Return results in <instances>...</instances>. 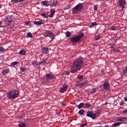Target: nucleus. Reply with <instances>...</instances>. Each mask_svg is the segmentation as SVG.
I'll return each instance as SVG.
<instances>
[{"label":"nucleus","mask_w":127,"mask_h":127,"mask_svg":"<svg viewBox=\"0 0 127 127\" xmlns=\"http://www.w3.org/2000/svg\"><path fill=\"white\" fill-rule=\"evenodd\" d=\"M53 15H54V14L51 13V14L48 16V17H50V18L53 17Z\"/></svg>","instance_id":"obj_46"},{"label":"nucleus","mask_w":127,"mask_h":127,"mask_svg":"<svg viewBox=\"0 0 127 127\" xmlns=\"http://www.w3.org/2000/svg\"><path fill=\"white\" fill-rule=\"evenodd\" d=\"M82 82L84 85H86L88 83V80L86 79H84L82 80Z\"/></svg>","instance_id":"obj_36"},{"label":"nucleus","mask_w":127,"mask_h":127,"mask_svg":"<svg viewBox=\"0 0 127 127\" xmlns=\"http://www.w3.org/2000/svg\"><path fill=\"white\" fill-rule=\"evenodd\" d=\"M65 35L66 37H69L71 35V33H70L69 31H67L65 33Z\"/></svg>","instance_id":"obj_35"},{"label":"nucleus","mask_w":127,"mask_h":127,"mask_svg":"<svg viewBox=\"0 0 127 127\" xmlns=\"http://www.w3.org/2000/svg\"><path fill=\"white\" fill-rule=\"evenodd\" d=\"M83 4L81 3H78L72 9V13L73 14H77L79 11H81V9H83Z\"/></svg>","instance_id":"obj_4"},{"label":"nucleus","mask_w":127,"mask_h":127,"mask_svg":"<svg viewBox=\"0 0 127 127\" xmlns=\"http://www.w3.org/2000/svg\"><path fill=\"white\" fill-rule=\"evenodd\" d=\"M86 116L87 117H88V118H91L92 120H96V117H95V115H94L93 112L89 111L87 112Z\"/></svg>","instance_id":"obj_7"},{"label":"nucleus","mask_w":127,"mask_h":127,"mask_svg":"<svg viewBox=\"0 0 127 127\" xmlns=\"http://www.w3.org/2000/svg\"><path fill=\"white\" fill-rule=\"evenodd\" d=\"M57 0H54L52 4H50V6H56V4H57Z\"/></svg>","instance_id":"obj_19"},{"label":"nucleus","mask_w":127,"mask_h":127,"mask_svg":"<svg viewBox=\"0 0 127 127\" xmlns=\"http://www.w3.org/2000/svg\"><path fill=\"white\" fill-rule=\"evenodd\" d=\"M125 105V103H124V101H120V106H124Z\"/></svg>","instance_id":"obj_43"},{"label":"nucleus","mask_w":127,"mask_h":127,"mask_svg":"<svg viewBox=\"0 0 127 127\" xmlns=\"http://www.w3.org/2000/svg\"><path fill=\"white\" fill-rule=\"evenodd\" d=\"M65 74V75L67 76V75H70V72H66Z\"/></svg>","instance_id":"obj_49"},{"label":"nucleus","mask_w":127,"mask_h":127,"mask_svg":"<svg viewBox=\"0 0 127 127\" xmlns=\"http://www.w3.org/2000/svg\"><path fill=\"white\" fill-rule=\"evenodd\" d=\"M29 23H30V22H27L26 23V25H29Z\"/></svg>","instance_id":"obj_50"},{"label":"nucleus","mask_w":127,"mask_h":127,"mask_svg":"<svg viewBox=\"0 0 127 127\" xmlns=\"http://www.w3.org/2000/svg\"><path fill=\"white\" fill-rule=\"evenodd\" d=\"M85 105L87 109H89V108L91 107V104H90L89 102L86 103Z\"/></svg>","instance_id":"obj_29"},{"label":"nucleus","mask_w":127,"mask_h":127,"mask_svg":"<svg viewBox=\"0 0 127 127\" xmlns=\"http://www.w3.org/2000/svg\"><path fill=\"white\" fill-rule=\"evenodd\" d=\"M44 23V21L40 19L39 21H36L34 22V24L36 25H40V24H43Z\"/></svg>","instance_id":"obj_12"},{"label":"nucleus","mask_w":127,"mask_h":127,"mask_svg":"<svg viewBox=\"0 0 127 127\" xmlns=\"http://www.w3.org/2000/svg\"><path fill=\"white\" fill-rule=\"evenodd\" d=\"M95 25H98L96 22L91 23V25L89 26V28H92L94 27V26H95Z\"/></svg>","instance_id":"obj_24"},{"label":"nucleus","mask_w":127,"mask_h":127,"mask_svg":"<svg viewBox=\"0 0 127 127\" xmlns=\"http://www.w3.org/2000/svg\"><path fill=\"white\" fill-rule=\"evenodd\" d=\"M50 12L51 13L53 14H55V10H54V9H52L51 10H50Z\"/></svg>","instance_id":"obj_37"},{"label":"nucleus","mask_w":127,"mask_h":127,"mask_svg":"<svg viewBox=\"0 0 127 127\" xmlns=\"http://www.w3.org/2000/svg\"><path fill=\"white\" fill-rule=\"evenodd\" d=\"M85 126H86V124H83L81 126H80V127H85Z\"/></svg>","instance_id":"obj_47"},{"label":"nucleus","mask_w":127,"mask_h":127,"mask_svg":"<svg viewBox=\"0 0 127 127\" xmlns=\"http://www.w3.org/2000/svg\"><path fill=\"white\" fill-rule=\"evenodd\" d=\"M68 89V85L67 84H64L60 89V93H64V92H66L67 91V89Z\"/></svg>","instance_id":"obj_9"},{"label":"nucleus","mask_w":127,"mask_h":127,"mask_svg":"<svg viewBox=\"0 0 127 127\" xmlns=\"http://www.w3.org/2000/svg\"><path fill=\"white\" fill-rule=\"evenodd\" d=\"M0 8H1V6L0 5Z\"/></svg>","instance_id":"obj_54"},{"label":"nucleus","mask_w":127,"mask_h":127,"mask_svg":"<svg viewBox=\"0 0 127 127\" xmlns=\"http://www.w3.org/2000/svg\"><path fill=\"white\" fill-rule=\"evenodd\" d=\"M46 79L47 80H50V79H55V76L51 74H47L46 75Z\"/></svg>","instance_id":"obj_10"},{"label":"nucleus","mask_w":127,"mask_h":127,"mask_svg":"<svg viewBox=\"0 0 127 127\" xmlns=\"http://www.w3.org/2000/svg\"><path fill=\"white\" fill-rule=\"evenodd\" d=\"M18 127H25V124L20 123V124H19Z\"/></svg>","instance_id":"obj_34"},{"label":"nucleus","mask_w":127,"mask_h":127,"mask_svg":"<svg viewBox=\"0 0 127 127\" xmlns=\"http://www.w3.org/2000/svg\"><path fill=\"white\" fill-rule=\"evenodd\" d=\"M97 92V89L96 88H93L92 91L90 92L91 94H95Z\"/></svg>","instance_id":"obj_31"},{"label":"nucleus","mask_w":127,"mask_h":127,"mask_svg":"<svg viewBox=\"0 0 127 127\" xmlns=\"http://www.w3.org/2000/svg\"><path fill=\"white\" fill-rule=\"evenodd\" d=\"M117 120L118 122H125L127 120V117H118Z\"/></svg>","instance_id":"obj_14"},{"label":"nucleus","mask_w":127,"mask_h":127,"mask_svg":"<svg viewBox=\"0 0 127 127\" xmlns=\"http://www.w3.org/2000/svg\"><path fill=\"white\" fill-rule=\"evenodd\" d=\"M124 100H125L126 102H127V96L124 97Z\"/></svg>","instance_id":"obj_48"},{"label":"nucleus","mask_w":127,"mask_h":127,"mask_svg":"<svg viewBox=\"0 0 127 127\" xmlns=\"http://www.w3.org/2000/svg\"><path fill=\"white\" fill-rule=\"evenodd\" d=\"M42 51L43 54H47V53L48 52V50H49V49L47 47H43L41 49Z\"/></svg>","instance_id":"obj_13"},{"label":"nucleus","mask_w":127,"mask_h":127,"mask_svg":"<svg viewBox=\"0 0 127 127\" xmlns=\"http://www.w3.org/2000/svg\"><path fill=\"white\" fill-rule=\"evenodd\" d=\"M98 9V5H94V10H97Z\"/></svg>","instance_id":"obj_44"},{"label":"nucleus","mask_w":127,"mask_h":127,"mask_svg":"<svg viewBox=\"0 0 127 127\" xmlns=\"http://www.w3.org/2000/svg\"><path fill=\"white\" fill-rule=\"evenodd\" d=\"M126 3H127V1L125 0H119L117 2V6L120 8H122V10H124V8H126Z\"/></svg>","instance_id":"obj_5"},{"label":"nucleus","mask_w":127,"mask_h":127,"mask_svg":"<svg viewBox=\"0 0 127 127\" xmlns=\"http://www.w3.org/2000/svg\"><path fill=\"white\" fill-rule=\"evenodd\" d=\"M14 1L17 3L18 2H23V1H25L26 0H13Z\"/></svg>","instance_id":"obj_27"},{"label":"nucleus","mask_w":127,"mask_h":127,"mask_svg":"<svg viewBox=\"0 0 127 127\" xmlns=\"http://www.w3.org/2000/svg\"><path fill=\"white\" fill-rule=\"evenodd\" d=\"M77 79H78V80H82V79L84 78V76H83V75L79 74L78 75H77Z\"/></svg>","instance_id":"obj_28"},{"label":"nucleus","mask_w":127,"mask_h":127,"mask_svg":"<svg viewBox=\"0 0 127 127\" xmlns=\"http://www.w3.org/2000/svg\"><path fill=\"white\" fill-rule=\"evenodd\" d=\"M8 73H9V68H6L5 69H4L2 72L3 75H5L6 74H8Z\"/></svg>","instance_id":"obj_16"},{"label":"nucleus","mask_w":127,"mask_h":127,"mask_svg":"<svg viewBox=\"0 0 127 127\" xmlns=\"http://www.w3.org/2000/svg\"><path fill=\"white\" fill-rule=\"evenodd\" d=\"M22 118L21 117H20V116L18 117V120H21Z\"/></svg>","instance_id":"obj_51"},{"label":"nucleus","mask_w":127,"mask_h":127,"mask_svg":"<svg viewBox=\"0 0 127 127\" xmlns=\"http://www.w3.org/2000/svg\"><path fill=\"white\" fill-rule=\"evenodd\" d=\"M84 65V58H78L73 61V64L71 67V73H76L77 71H80L82 66Z\"/></svg>","instance_id":"obj_1"},{"label":"nucleus","mask_w":127,"mask_h":127,"mask_svg":"<svg viewBox=\"0 0 127 127\" xmlns=\"http://www.w3.org/2000/svg\"><path fill=\"white\" fill-rule=\"evenodd\" d=\"M26 67H21L20 68V70L22 71V72H25V71H26Z\"/></svg>","instance_id":"obj_30"},{"label":"nucleus","mask_w":127,"mask_h":127,"mask_svg":"<svg viewBox=\"0 0 127 127\" xmlns=\"http://www.w3.org/2000/svg\"><path fill=\"white\" fill-rule=\"evenodd\" d=\"M85 34L83 33H80L78 35L74 36L70 39V41L74 43H77L81 40V38L84 36Z\"/></svg>","instance_id":"obj_3"},{"label":"nucleus","mask_w":127,"mask_h":127,"mask_svg":"<svg viewBox=\"0 0 127 127\" xmlns=\"http://www.w3.org/2000/svg\"><path fill=\"white\" fill-rule=\"evenodd\" d=\"M45 34L46 37H50L51 39H53L54 37V33L50 31L45 32Z\"/></svg>","instance_id":"obj_6"},{"label":"nucleus","mask_w":127,"mask_h":127,"mask_svg":"<svg viewBox=\"0 0 127 127\" xmlns=\"http://www.w3.org/2000/svg\"><path fill=\"white\" fill-rule=\"evenodd\" d=\"M84 103L81 102L80 103L78 106H77V108L78 109H82V108H83V107H84Z\"/></svg>","instance_id":"obj_25"},{"label":"nucleus","mask_w":127,"mask_h":127,"mask_svg":"<svg viewBox=\"0 0 127 127\" xmlns=\"http://www.w3.org/2000/svg\"><path fill=\"white\" fill-rule=\"evenodd\" d=\"M0 25H1V22H0Z\"/></svg>","instance_id":"obj_53"},{"label":"nucleus","mask_w":127,"mask_h":127,"mask_svg":"<svg viewBox=\"0 0 127 127\" xmlns=\"http://www.w3.org/2000/svg\"><path fill=\"white\" fill-rule=\"evenodd\" d=\"M19 54L20 55H24L25 54H26V52L24 51V50H21L19 52Z\"/></svg>","instance_id":"obj_21"},{"label":"nucleus","mask_w":127,"mask_h":127,"mask_svg":"<svg viewBox=\"0 0 127 127\" xmlns=\"http://www.w3.org/2000/svg\"><path fill=\"white\" fill-rule=\"evenodd\" d=\"M109 127V126H106L105 127L99 126V127Z\"/></svg>","instance_id":"obj_52"},{"label":"nucleus","mask_w":127,"mask_h":127,"mask_svg":"<svg viewBox=\"0 0 127 127\" xmlns=\"http://www.w3.org/2000/svg\"><path fill=\"white\" fill-rule=\"evenodd\" d=\"M4 51V48H2V47H0V52H3Z\"/></svg>","instance_id":"obj_40"},{"label":"nucleus","mask_w":127,"mask_h":127,"mask_svg":"<svg viewBox=\"0 0 127 127\" xmlns=\"http://www.w3.org/2000/svg\"><path fill=\"white\" fill-rule=\"evenodd\" d=\"M5 20H11V17L10 16H8Z\"/></svg>","instance_id":"obj_39"},{"label":"nucleus","mask_w":127,"mask_h":127,"mask_svg":"<svg viewBox=\"0 0 127 127\" xmlns=\"http://www.w3.org/2000/svg\"><path fill=\"white\" fill-rule=\"evenodd\" d=\"M78 86L80 87H82V86H85V84L82 82L78 84Z\"/></svg>","instance_id":"obj_41"},{"label":"nucleus","mask_w":127,"mask_h":127,"mask_svg":"<svg viewBox=\"0 0 127 127\" xmlns=\"http://www.w3.org/2000/svg\"><path fill=\"white\" fill-rule=\"evenodd\" d=\"M124 74L125 75H127V66L126 67L125 70H124Z\"/></svg>","instance_id":"obj_42"},{"label":"nucleus","mask_w":127,"mask_h":127,"mask_svg":"<svg viewBox=\"0 0 127 127\" xmlns=\"http://www.w3.org/2000/svg\"><path fill=\"white\" fill-rule=\"evenodd\" d=\"M27 37H30L31 38H32L33 36H32V34L31 32H29L27 34Z\"/></svg>","instance_id":"obj_32"},{"label":"nucleus","mask_w":127,"mask_h":127,"mask_svg":"<svg viewBox=\"0 0 127 127\" xmlns=\"http://www.w3.org/2000/svg\"><path fill=\"white\" fill-rule=\"evenodd\" d=\"M46 60H43L40 62H39L38 64H37V66H40V65H41V64H43V65H45V64H46Z\"/></svg>","instance_id":"obj_17"},{"label":"nucleus","mask_w":127,"mask_h":127,"mask_svg":"<svg viewBox=\"0 0 127 127\" xmlns=\"http://www.w3.org/2000/svg\"><path fill=\"white\" fill-rule=\"evenodd\" d=\"M19 94V91L17 90H13L8 91L7 94L8 99H13L17 98Z\"/></svg>","instance_id":"obj_2"},{"label":"nucleus","mask_w":127,"mask_h":127,"mask_svg":"<svg viewBox=\"0 0 127 127\" xmlns=\"http://www.w3.org/2000/svg\"><path fill=\"white\" fill-rule=\"evenodd\" d=\"M4 23L5 26H8V25H10V23H11V20H4Z\"/></svg>","instance_id":"obj_15"},{"label":"nucleus","mask_w":127,"mask_h":127,"mask_svg":"<svg viewBox=\"0 0 127 127\" xmlns=\"http://www.w3.org/2000/svg\"><path fill=\"white\" fill-rule=\"evenodd\" d=\"M84 113H85V110L84 109H80L79 111H78V114L79 115H80V116H83V115H84Z\"/></svg>","instance_id":"obj_22"},{"label":"nucleus","mask_w":127,"mask_h":127,"mask_svg":"<svg viewBox=\"0 0 127 127\" xmlns=\"http://www.w3.org/2000/svg\"><path fill=\"white\" fill-rule=\"evenodd\" d=\"M122 125V123L118 122L115 123L113 124V127H120Z\"/></svg>","instance_id":"obj_23"},{"label":"nucleus","mask_w":127,"mask_h":127,"mask_svg":"<svg viewBox=\"0 0 127 127\" xmlns=\"http://www.w3.org/2000/svg\"><path fill=\"white\" fill-rule=\"evenodd\" d=\"M111 30H116V27L115 26H111Z\"/></svg>","instance_id":"obj_38"},{"label":"nucleus","mask_w":127,"mask_h":127,"mask_svg":"<svg viewBox=\"0 0 127 127\" xmlns=\"http://www.w3.org/2000/svg\"><path fill=\"white\" fill-rule=\"evenodd\" d=\"M42 4L43 5H45V6H49L50 5V4H49V2L48 1H42Z\"/></svg>","instance_id":"obj_18"},{"label":"nucleus","mask_w":127,"mask_h":127,"mask_svg":"<svg viewBox=\"0 0 127 127\" xmlns=\"http://www.w3.org/2000/svg\"><path fill=\"white\" fill-rule=\"evenodd\" d=\"M18 64V62L17 61L12 62L10 64V66H15V65H17Z\"/></svg>","instance_id":"obj_26"},{"label":"nucleus","mask_w":127,"mask_h":127,"mask_svg":"<svg viewBox=\"0 0 127 127\" xmlns=\"http://www.w3.org/2000/svg\"><path fill=\"white\" fill-rule=\"evenodd\" d=\"M94 38H95V40H99V39H100V38H101V36L100 35L95 36Z\"/></svg>","instance_id":"obj_33"},{"label":"nucleus","mask_w":127,"mask_h":127,"mask_svg":"<svg viewBox=\"0 0 127 127\" xmlns=\"http://www.w3.org/2000/svg\"><path fill=\"white\" fill-rule=\"evenodd\" d=\"M67 75H66L65 73H64L62 74V77L63 78H65L66 77Z\"/></svg>","instance_id":"obj_45"},{"label":"nucleus","mask_w":127,"mask_h":127,"mask_svg":"<svg viewBox=\"0 0 127 127\" xmlns=\"http://www.w3.org/2000/svg\"><path fill=\"white\" fill-rule=\"evenodd\" d=\"M103 88L106 91H110V83L106 81L103 84Z\"/></svg>","instance_id":"obj_8"},{"label":"nucleus","mask_w":127,"mask_h":127,"mask_svg":"<svg viewBox=\"0 0 127 127\" xmlns=\"http://www.w3.org/2000/svg\"><path fill=\"white\" fill-rule=\"evenodd\" d=\"M41 15L42 16H44V17H45V18H48V14H47V13H45L44 12H42L41 13Z\"/></svg>","instance_id":"obj_20"},{"label":"nucleus","mask_w":127,"mask_h":127,"mask_svg":"<svg viewBox=\"0 0 127 127\" xmlns=\"http://www.w3.org/2000/svg\"><path fill=\"white\" fill-rule=\"evenodd\" d=\"M94 117L96 118L97 116H100L101 115V110L100 109H97L94 111V113L93 114Z\"/></svg>","instance_id":"obj_11"}]
</instances>
